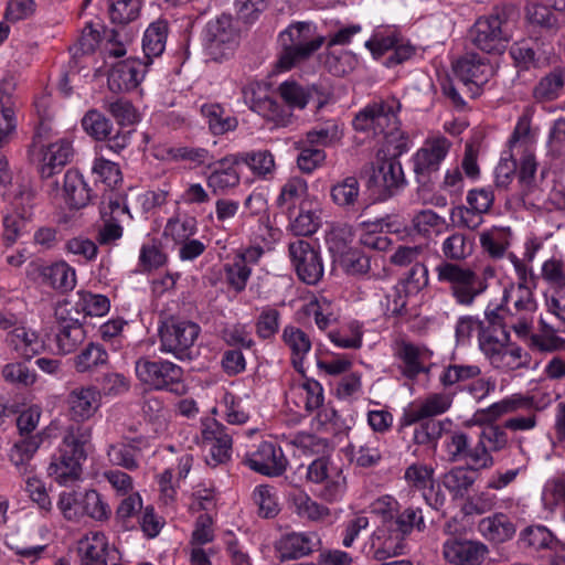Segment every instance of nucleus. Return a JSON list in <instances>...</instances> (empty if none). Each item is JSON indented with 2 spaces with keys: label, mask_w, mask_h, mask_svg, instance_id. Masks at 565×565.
Returning a JSON list of instances; mask_svg holds the SVG:
<instances>
[{
  "label": "nucleus",
  "mask_w": 565,
  "mask_h": 565,
  "mask_svg": "<svg viewBox=\"0 0 565 565\" xmlns=\"http://www.w3.org/2000/svg\"><path fill=\"white\" fill-rule=\"evenodd\" d=\"M481 373L477 365L450 364L439 376V381L444 387H450L455 384L476 379Z\"/></svg>",
  "instance_id": "57"
},
{
  "label": "nucleus",
  "mask_w": 565,
  "mask_h": 565,
  "mask_svg": "<svg viewBox=\"0 0 565 565\" xmlns=\"http://www.w3.org/2000/svg\"><path fill=\"white\" fill-rule=\"evenodd\" d=\"M202 115L207 119L209 127L214 135H223L235 129L236 120L232 117L223 118V108L217 104H204L201 107Z\"/></svg>",
  "instance_id": "55"
},
{
  "label": "nucleus",
  "mask_w": 565,
  "mask_h": 565,
  "mask_svg": "<svg viewBox=\"0 0 565 565\" xmlns=\"http://www.w3.org/2000/svg\"><path fill=\"white\" fill-rule=\"evenodd\" d=\"M225 279L228 286L236 292L246 288L252 269L245 264L243 256H235L231 263L224 265Z\"/></svg>",
  "instance_id": "52"
},
{
  "label": "nucleus",
  "mask_w": 565,
  "mask_h": 565,
  "mask_svg": "<svg viewBox=\"0 0 565 565\" xmlns=\"http://www.w3.org/2000/svg\"><path fill=\"white\" fill-rule=\"evenodd\" d=\"M434 468L424 463H412L404 473L407 486L412 489L424 491L434 487Z\"/></svg>",
  "instance_id": "54"
},
{
  "label": "nucleus",
  "mask_w": 565,
  "mask_h": 565,
  "mask_svg": "<svg viewBox=\"0 0 565 565\" xmlns=\"http://www.w3.org/2000/svg\"><path fill=\"white\" fill-rule=\"evenodd\" d=\"M92 429L88 426L71 425L66 430L57 455L52 457L47 475L58 484L66 486L81 479L82 462L86 459V446Z\"/></svg>",
  "instance_id": "2"
},
{
  "label": "nucleus",
  "mask_w": 565,
  "mask_h": 565,
  "mask_svg": "<svg viewBox=\"0 0 565 565\" xmlns=\"http://www.w3.org/2000/svg\"><path fill=\"white\" fill-rule=\"evenodd\" d=\"M239 164L244 163L248 167L253 175L262 180H271L275 175L277 166L271 151L267 149H258L235 153Z\"/></svg>",
  "instance_id": "31"
},
{
  "label": "nucleus",
  "mask_w": 565,
  "mask_h": 565,
  "mask_svg": "<svg viewBox=\"0 0 565 565\" xmlns=\"http://www.w3.org/2000/svg\"><path fill=\"white\" fill-rule=\"evenodd\" d=\"M452 404V395L449 393H433L423 402L411 405L404 409L399 419V426L406 427L419 423L424 419L428 420L435 416L446 413Z\"/></svg>",
  "instance_id": "19"
},
{
  "label": "nucleus",
  "mask_w": 565,
  "mask_h": 565,
  "mask_svg": "<svg viewBox=\"0 0 565 565\" xmlns=\"http://www.w3.org/2000/svg\"><path fill=\"white\" fill-rule=\"evenodd\" d=\"M294 511L302 519L321 521L329 515V509L313 501L306 492L296 490L289 495Z\"/></svg>",
  "instance_id": "44"
},
{
  "label": "nucleus",
  "mask_w": 565,
  "mask_h": 565,
  "mask_svg": "<svg viewBox=\"0 0 565 565\" xmlns=\"http://www.w3.org/2000/svg\"><path fill=\"white\" fill-rule=\"evenodd\" d=\"M67 406L74 420L89 419L99 408L100 394L94 386H81L73 388L67 395Z\"/></svg>",
  "instance_id": "28"
},
{
  "label": "nucleus",
  "mask_w": 565,
  "mask_h": 565,
  "mask_svg": "<svg viewBox=\"0 0 565 565\" xmlns=\"http://www.w3.org/2000/svg\"><path fill=\"white\" fill-rule=\"evenodd\" d=\"M365 47L374 58H379L388 50L394 49L393 54L386 61L387 66L401 64L414 54V47L409 44H398V40L393 32L388 35L375 32L370 40L365 41Z\"/></svg>",
  "instance_id": "26"
},
{
  "label": "nucleus",
  "mask_w": 565,
  "mask_h": 565,
  "mask_svg": "<svg viewBox=\"0 0 565 565\" xmlns=\"http://www.w3.org/2000/svg\"><path fill=\"white\" fill-rule=\"evenodd\" d=\"M493 361L492 366L501 371H514L527 367L530 356L521 348H505L501 355Z\"/></svg>",
  "instance_id": "62"
},
{
  "label": "nucleus",
  "mask_w": 565,
  "mask_h": 565,
  "mask_svg": "<svg viewBox=\"0 0 565 565\" xmlns=\"http://www.w3.org/2000/svg\"><path fill=\"white\" fill-rule=\"evenodd\" d=\"M201 327L191 320L169 317L158 327L159 350L178 361H192L196 356L195 344Z\"/></svg>",
  "instance_id": "5"
},
{
  "label": "nucleus",
  "mask_w": 565,
  "mask_h": 565,
  "mask_svg": "<svg viewBox=\"0 0 565 565\" xmlns=\"http://www.w3.org/2000/svg\"><path fill=\"white\" fill-rule=\"evenodd\" d=\"M385 225L386 224L379 218L373 222H361L360 227L364 233L361 234L360 244L369 249H386L388 246V239L386 236L381 234Z\"/></svg>",
  "instance_id": "53"
},
{
  "label": "nucleus",
  "mask_w": 565,
  "mask_h": 565,
  "mask_svg": "<svg viewBox=\"0 0 565 565\" xmlns=\"http://www.w3.org/2000/svg\"><path fill=\"white\" fill-rule=\"evenodd\" d=\"M6 341L22 358L30 360L44 350V341L39 334L23 326L9 331Z\"/></svg>",
  "instance_id": "32"
},
{
  "label": "nucleus",
  "mask_w": 565,
  "mask_h": 565,
  "mask_svg": "<svg viewBox=\"0 0 565 565\" xmlns=\"http://www.w3.org/2000/svg\"><path fill=\"white\" fill-rule=\"evenodd\" d=\"M109 355L104 345L89 342L73 358V365L78 373L92 374L108 364Z\"/></svg>",
  "instance_id": "40"
},
{
  "label": "nucleus",
  "mask_w": 565,
  "mask_h": 565,
  "mask_svg": "<svg viewBox=\"0 0 565 565\" xmlns=\"http://www.w3.org/2000/svg\"><path fill=\"white\" fill-rule=\"evenodd\" d=\"M77 552L83 565H108L118 551L110 547L103 532H90L78 541Z\"/></svg>",
  "instance_id": "21"
},
{
  "label": "nucleus",
  "mask_w": 565,
  "mask_h": 565,
  "mask_svg": "<svg viewBox=\"0 0 565 565\" xmlns=\"http://www.w3.org/2000/svg\"><path fill=\"white\" fill-rule=\"evenodd\" d=\"M57 507L63 516L73 522H78L85 516L97 522H104L111 515L109 504L94 489L63 491L60 494Z\"/></svg>",
  "instance_id": "8"
},
{
  "label": "nucleus",
  "mask_w": 565,
  "mask_h": 565,
  "mask_svg": "<svg viewBox=\"0 0 565 565\" xmlns=\"http://www.w3.org/2000/svg\"><path fill=\"white\" fill-rule=\"evenodd\" d=\"M436 273L439 281L450 284L451 294L460 305H472L487 288V284L472 269L455 263L441 262Z\"/></svg>",
  "instance_id": "10"
},
{
  "label": "nucleus",
  "mask_w": 565,
  "mask_h": 565,
  "mask_svg": "<svg viewBox=\"0 0 565 565\" xmlns=\"http://www.w3.org/2000/svg\"><path fill=\"white\" fill-rule=\"evenodd\" d=\"M289 257L297 276L307 285H316L323 276V264L319 250L303 239L291 242Z\"/></svg>",
  "instance_id": "15"
},
{
  "label": "nucleus",
  "mask_w": 565,
  "mask_h": 565,
  "mask_svg": "<svg viewBox=\"0 0 565 565\" xmlns=\"http://www.w3.org/2000/svg\"><path fill=\"white\" fill-rule=\"evenodd\" d=\"M162 151L161 159L172 162H188L193 169L209 164L213 159L210 151L201 147L173 146Z\"/></svg>",
  "instance_id": "42"
},
{
  "label": "nucleus",
  "mask_w": 565,
  "mask_h": 565,
  "mask_svg": "<svg viewBox=\"0 0 565 565\" xmlns=\"http://www.w3.org/2000/svg\"><path fill=\"white\" fill-rule=\"evenodd\" d=\"M244 463L252 470L269 477L285 472L287 459L279 446L273 441H262L253 451L245 455Z\"/></svg>",
  "instance_id": "17"
},
{
  "label": "nucleus",
  "mask_w": 565,
  "mask_h": 565,
  "mask_svg": "<svg viewBox=\"0 0 565 565\" xmlns=\"http://www.w3.org/2000/svg\"><path fill=\"white\" fill-rule=\"evenodd\" d=\"M326 242L332 255L334 268L350 275L353 270V226L347 222L333 223Z\"/></svg>",
  "instance_id": "16"
},
{
  "label": "nucleus",
  "mask_w": 565,
  "mask_h": 565,
  "mask_svg": "<svg viewBox=\"0 0 565 565\" xmlns=\"http://www.w3.org/2000/svg\"><path fill=\"white\" fill-rule=\"evenodd\" d=\"M431 355L433 352L428 348L413 343L403 342L398 349V356L405 364L404 374L411 379L425 371L423 363Z\"/></svg>",
  "instance_id": "43"
},
{
  "label": "nucleus",
  "mask_w": 565,
  "mask_h": 565,
  "mask_svg": "<svg viewBox=\"0 0 565 565\" xmlns=\"http://www.w3.org/2000/svg\"><path fill=\"white\" fill-rule=\"evenodd\" d=\"M451 147V142L443 136L426 139L413 156L415 180L420 186H428Z\"/></svg>",
  "instance_id": "12"
},
{
  "label": "nucleus",
  "mask_w": 565,
  "mask_h": 565,
  "mask_svg": "<svg viewBox=\"0 0 565 565\" xmlns=\"http://www.w3.org/2000/svg\"><path fill=\"white\" fill-rule=\"evenodd\" d=\"M42 438L39 435L28 436L15 443L9 452V460L20 476H29L35 467L31 460L40 448Z\"/></svg>",
  "instance_id": "33"
},
{
  "label": "nucleus",
  "mask_w": 565,
  "mask_h": 565,
  "mask_svg": "<svg viewBox=\"0 0 565 565\" xmlns=\"http://www.w3.org/2000/svg\"><path fill=\"white\" fill-rule=\"evenodd\" d=\"M392 533H397L402 537L409 534L414 527L422 531L425 527L424 518L420 509L407 508L401 512L392 523Z\"/></svg>",
  "instance_id": "58"
},
{
  "label": "nucleus",
  "mask_w": 565,
  "mask_h": 565,
  "mask_svg": "<svg viewBox=\"0 0 565 565\" xmlns=\"http://www.w3.org/2000/svg\"><path fill=\"white\" fill-rule=\"evenodd\" d=\"M250 108L263 117L275 121L276 125L286 126L289 114L274 98L264 94L259 86H253L245 93Z\"/></svg>",
  "instance_id": "30"
},
{
  "label": "nucleus",
  "mask_w": 565,
  "mask_h": 565,
  "mask_svg": "<svg viewBox=\"0 0 565 565\" xmlns=\"http://www.w3.org/2000/svg\"><path fill=\"white\" fill-rule=\"evenodd\" d=\"M235 153L227 154L207 164L211 172L206 177V185L213 194H226L236 189L241 183V175L236 170L239 164Z\"/></svg>",
  "instance_id": "18"
},
{
  "label": "nucleus",
  "mask_w": 565,
  "mask_h": 565,
  "mask_svg": "<svg viewBox=\"0 0 565 565\" xmlns=\"http://www.w3.org/2000/svg\"><path fill=\"white\" fill-rule=\"evenodd\" d=\"M511 239V228L503 226H492L479 235L482 250L492 259H501L509 254Z\"/></svg>",
  "instance_id": "35"
},
{
  "label": "nucleus",
  "mask_w": 565,
  "mask_h": 565,
  "mask_svg": "<svg viewBox=\"0 0 565 565\" xmlns=\"http://www.w3.org/2000/svg\"><path fill=\"white\" fill-rule=\"evenodd\" d=\"M145 62L127 58L115 64L108 74V87L113 92L135 89L142 81L146 72Z\"/></svg>",
  "instance_id": "23"
},
{
  "label": "nucleus",
  "mask_w": 565,
  "mask_h": 565,
  "mask_svg": "<svg viewBox=\"0 0 565 565\" xmlns=\"http://www.w3.org/2000/svg\"><path fill=\"white\" fill-rule=\"evenodd\" d=\"M74 154L72 143L60 139L49 145L33 142L28 150L29 161L35 166L42 179H49L70 163Z\"/></svg>",
  "instance_id": "11"
},
{
  "label": "nucleus",
  "mask_w": 565,
  "mask_h": 565,
  "mask_svg": "<svg viewBox=\"0 0 565 565\" xmlns=\"http://www.w3.org/2000/svg\"><path fill=\"white\" fill-rule=\"evenodd\" d=\"M454 73L472 97L479 95L481 87L489 82L494 71L486 57L477 53H467L457 60Z\"/></svg>",
  "instance_id": "14"
},
{
  "label": "nucleus",
  "mask_w": 565,
  "mask_h": 565,
  "mask_svg": "<svg viewBox=\"0 0 565 565\" xmlns=\"http://www.w3.org/2000/svg\"><path fill=\"white\" fill-rule=\"evenodd\" d=\"M198 220L188 212L177 210L174 214L168 218L163 228V235L178 244L182 241L192 238L198 232Z\"/></svg>",
  "instance_id": "41"
},
{
  "label": "nucleus",
  "mask_w": 565,
  "mask_h": 565,
  "mask_svg": "<svg viewBox=\"0 0 565 565\" xmlns=\"http://www.w3.org/2000/svg\"><path fill=\"white\" fill-rule=\"evenodd\" d=\"M478 473L467 467H454L443 475L441 483L454 499H465L473 487Z\"/></svg>",
  "instance_id": "37"
},
{
  "label": "nucleus",
  "mask_w": 565,
  "mask_h": 565,
  "mask_svg": "<svg viewBox=\"0 0 565 565\" xmlns=\"http://www.w3.org/2000/svg\"><path fill=\"white\" fill-rule=\"evenodd\" d=\"M284 47L277 67L289 71L297 64L308 60L326 41L322 35H315L313 26L308 22L291 24L279 34Z\"/></svg>",
  "instance_id": "7"
},
{
  "label": "nucleus",
  "mask_w": 565,
  "mask_h": 565,
  "mask_svg": "<svg viewBox=\"0 0 565 565\" xmlns=\"http://www.w3.org/2000/svg\"><path fill=\"white\" fill-rule=\"evenodd\" d=\"M516 15L515 8L508 6L479 18L469 33L472 43L483 52L502 53L512 39Z\"/></svg>",
  "instance_id": "4"
},
{
  "label": "nucleus",
  "mask_w": 565,
  "mask_h": 565,
  "mask_svg": "<svg viewBox=\"0 0 565 565\" xmlns=\"http://www.w3.org/2000/svg\"><path fill=\"white\" fill-rule=\"evenodd\" d=\"M297 390L307 412L318 411L323 405V388L318 381L306 379L297 386Z\"/></svg>",
  "instance_id": "61"
},
{
  "label": "nucleus",
  "mask_w": 565,
  "mask_h": 565,
  "mask_svg": "<svg viewBox=\"0 0 565 565\" xmlns=\"http://www.w3.org/2000/svg\"><path fill=\"white\" fill-rule=\"evenodd\" d=\"M326 161V152L322 148L305 145L297 156L296 163L298 169L306 174L312 173Z\"/></svg>",
  "instance_id": "63"
},
{
  "label": "nucleus",
  "mask_w": 565,
  "mask_h": 565,
  "mask_svg": "<svg viewBox=\"0 0 565 565\" xmlns=\"http://www.w3.org/2000/svg\"><path fill=\"white\" fill-rule=\"evenodd\" d=\"M514 62L522 68L536 66L541 56L539 44L533 41H521L512 45L510 51Z\"/></svg>",
  "instance_id": "60"
},
{
  "label": "nucleus",
  "mask_w": 565,
  "mask_h": 565,
  "mask_svg": "<svg viewBox=\"0 0 565 565\" xmlns=\"http://www.w3.org/2000/svg\"><path fill=\"white\" fill-rule=\"evenodd\" d=\"M565 84V71L554 68L540 79L533 89V96L539 102H550L556 99Z\"/></svg>",
  "instance_id": "46"
},
{
  "label": "nucleus",
  "mask_w": 565,
  "mask_h": 565,
  "mask_svg": "<svg viewBox=\"0 0 565 565\" xmlns=\"http://www.w3.org/2000/svg\"><path fill=\"white\" fill-rule=\"evenodd\" d=\"M82 127L95 140H105L113 131L111 121L96 109H90L84 115Z\"/></svg>",
  "instance_id": "51"
},
{
  "label": "nucleus",
  "mask_w": 565,
  "mask_h": 565,
  "mask_svg": "<svg viewBox=\"0 0 565 565\" xmlns=\"http://www.w3.org/2000/svg\"><path fill=\"white\" fill-rule=\"evenodd\" d=\"M286 216L289 220L288 228L296 236H310L321 225V210L317 201L305 202L295 214Z\"/></svg>",
  "instance_id": "29"
},
{
  "label": "nucleus",
  "mask_w": 565,
  "mask_h": 565,
  "mask_svg": "<svg viewBox=\"0 0 565 565\" xmlns=\"http://www.w3.org/2000/svg\"><path fill=\"white\" fill-rule=\"evenodd\" d=\"M169 34V24L167 20L158 19L149 24L142 38V51L145 54V65H149L153 57L163 54Z\"/></svg>",
  "instance_id": "34"
},
{
  "label": "nucleus",
  "mask_w": 565,
  "mask_h": 565,
  "mask_svg": "<svg viewBox=\"0 0 565 565\" xmlns=\"http://www.w3.org/2000/svg\"><path fill=\"white\" fill-rule=\"evenodd\" d=\"M478 530L483 537L494 543H503L513 537L515 526L510 518L503 513H495L482 519Z\"/></svg>",
  "instance_id": "39"
},
{
  "label": "nucleus",
  "mask_w": 565,
  "mask_h": 565,
  "mask_svg": "<svg viewBox=\"0 0 565 565\" xmlns=\"http://www.w3.org/2000/svg\"><path fill=\"white\" fill-rule=\"evenodd\" d=\"M239 30L231 14L222 13L210 20L203 30V45L214 61L232 56L238 45Z\"/></svg>",
  "instance_id": "9"
},
{
  "label": "nucleus",
  "mask_w": 565,
  "mask_h": 565,
  "mask_svg": "<svg viewBox=\"0 0 565 565\" xmlns=\"http://www.w3.org/2000/svg\"><path fill=\"white\" fill-rule=\"evenodd\" d=\"M489 550L478 541L448 539L443 546L445 559L454 565H482Z\"/></svg>",
  "instance_id": "20"
},
{
  "label": "nucleus",
  "mask_w": 565,
  "mask_h": 565,
  "mask_svg": "<svg viewBox=\"0 0 565 565\" xmlns=\"http://www.w3.org/2000/svg\"><path fill=\"white\" fill-rule=\"evenodd\" d=\"M63 191L66 203L72 209H82L90 200V189L85 182L83 175L74 169H70L64 174Z\"/></svg>",
  "instance_id": "38"
},
{
  "label": "nucleus",
  "mask_w": 565,
  "mask_h": 565,
  "mask_svg": "<svg viewBox=\"0 0 565 565\" xmlns=\"http://www.w3.org/2000/svg\"><path fill=\"white\" fill-rule=\"evenodd\" d=\"M107 457L111 465L129 471H135L140 466V449L130 444L110 445L107 449Z\"/></svg>",
  "instance_id": "48"
},
{
  "label": "nucleus",
  "mask_w": 565,
  "mask_h": 565,
  "mask_svg": "<svg viewBox=\"0 0 565 565\" xmlns=\"http://www.w3.org/2000/svg\"><path fill=\"white\" fill-rule=\"evenodd\" d=\"M202 440L210 446L209 465L217 466L230 458L232 437L227 428L217 420L206 419L203 423Z\"/></svg>",
  "instance_id": "22"
},
{
  "label": "nucleus",
  "mask_w": 565,
  "mask_h": 565,
  "mask_svg": "<svg viewBox=\"0 0 565 565\" xmlns=\"http://www.w3.org/2000/svg\"><path fill=\"white\" fill-rule=\"evenodd\" d=\"M215 508L216 493L214 487H207L204 483L195 486L191 495L190 510L193 512L205 511L209 514Z\"/></svg>",
  "instance_id": "64"
},
{
  "label": "nucleus",
  "mask_w": 565,
  "mask_h": 565,
  "mask_svg": "<svg viewBox=\"0 0 565 565\" xmlns=\"http://www.w3.org/2000/svg\"><path fill=\"white\" fill-rule=\"evenodd\" d=\"M441 252L447 259L463 260L472 254L473 242L467 235L456 232L443 242Z\"/></svg>",
  "instance_id": "50"
},
{
  "label": "nucleus",
  "mask_w": 565,
  "mask_h": 565,
  "mask_svg": "<svg viewBox=\"0 0 565 565\" xmlns=\"http://www.w3.org/2000/svg\"><path fill=\"white\" fill-rule=\"evenodd\" d=\"M141 0H109V15L114 23L126 24L136 20Z\"/></svg>",
  "instance_id": "56"
},
{
  "label": "nucleus",
  "mask_w": 565,
  "mask_h": 565,
  "mask_svg": "<svg viewBox=\"0 0 565 565\" xmlns=\"http://www.w3.org/2000/svg\"><path fill=\"white\" fill-rule=\"evenodd\" d=\"M526 19L533 26H539L553 35L559 29V20L551 8L544 3L531 2L526 6Z\"/></svg>",
  "instance_id": "47"
},
{
  "label": "nucleus",
  "mask_w": 565,
  "mask_h": 565,
  "mask_svg": "<svg viewBox=\"0 0 565 565\" xmlns=\"http://www.w3.org/2000/svg\"><path fill=\"white\" fill-rule=\"evenodd\" d=\"M313 201L316 200L309 195L308 182L299 175H294L281 185L275 203L285 215H290L305 202Z\"/></svg>",
  "instance_id": "25"
},
{
  "label": "nucleus",
  "mask_w": 565,
  "mask_h": 565,
  "mask_svg": "<svg viewBox=\"0 0 565 565\" xmlns=\"http://www.w3.org/2000/svg\"><path fill=\"white\" fill-rule=\"evenodd\" d=\"M56 322L55 342L60 353H73L86 338V332L79 318L73 313L70 301L57 303L54 312Z\"/></svg>",
  "instance_id": "13"
},
{
  "label": "nucleus",
  "mask_w": 565,
  "mask_h": 565,
  "mask_svg": "<svg viewBox=\"0 0 565 565\" xmlns=\"http://www.w3.org/2000/svg\"><path fill=\"white\" fill-rule=\"evenodd\" d=\"M135 373L140 383L150 390L175 395L188 392L183 367L170 360L141 356L135 363Z\"/></svg>",
  "instance_id": "6"
},
{
  "label": "nucleus",
  "mask_w": 565,
  "mask_h": 565,
  "mask_svg": "<svg viewBox=\"0 0 565 565\" xmlns=\"http://www.w3.org/2000/svg\"><path fill=\"white\" fill-rule=\"evenodd\" d=\"M38 273L41 284L62 292L71 291L76 286V273L66 262L52 265L31 264Z\"/></svg>",
  "instance_id": "27"
},
{
  "label": "nucleus",
  "mask_w": 565,
  "mask_h": 565,
  "mask_svg": "<svg viewBox=\"0 0 565 565\" xmlns=\"http://www.w3.org/2000/svg\"><path fill=\"white\" fill-rule=\"evenodd\" d=\"M167 259L166 253L156 242L145 243L140 248L138 266L140 271H151L163 266Z\"/></svg>",
  "instance_id": "59"
},
{
  "label": "nucleus",
  "mask_w": 565,
  "mask_h": 565,
  "mask_svg": "<svg viewBox=\"0 0 565 565\" xmlns=\"http://www.w3.org/2000/svg\"><path fill=\"white\" fill-rule=\"evenodd\" d=\"M281 339L291 351L292 366L303 374V360L311 349L309 335L298 327L286 326L282 330Z\"/></svg>",
  "instance_id": "36"
},
{
  "label": "nucleus",
  "mask_w": 565,
  "mask_h": 565,
  "mask_svg": "<svg viewBox=\"0 0 565 565\" xmlns=\"http://www.w3.org/2000/svg\"><path fill=\"white\" fill-rule=\"evenodd\" d=\"M78 300L73 306V313L78 317L81 313L84 317H102L105 316L110 308L109 299L99 294L89 291H79Z\"/></svg>",
  "instance_id": "45"
},
{
  "label": "nucleus",
  "mask_w": 565,
  "mask_h": 565,
  "mask_svg": "<svg viewBox=\"0 0 565 565\" xmlns=\"http://www.w3.org/2000/svg\"><path fill=\"white\" fill-rule=\"evenodd\" d=\"M321 540L316 532H292L282 535L276 543L281 559H297L319 548Z\"/></svg>",
  "instance_id": "24"
},
{
  "label": "nucleus",
  "mask_w": 565,
  "mask_h": 565,
  "mask_svg": "<svg viewBox=\"0 0 565 565\" xmlns=\"http://www.w3.org/2000/svg\"><path fill=\"white\" fill-rule=\"evenodd\" d=\"M253 501L257 507L258 515L262 518L273 519L280 511L276 490L268 484H262L255 488Z\"/></svg>",
  "instance_id": "49"
},
{
  "label": "nucleus",
  "mask_w": 565,
  "mask_h": 565,
  "mask_svg": "<svg viewBox=\"0 0 565 565\" xmlns=\"http://www.w3.org/2000/svg\"><path fill=\"white\" fill-rule=\"evenodd\" d=\"M401 104L392 99L374 100L355 114V132L363 131L367 137L379 134L384 136V143L379 149H385L388 157L399 160L409 150V137L399 129L397 113Z\"/></svg>",
  "instance_id": "1"
},
{
  "label": "nucleus",
  "mask_w": 565,
  "mask_h": 565,
  "mask_svg": "<svg viewBox=\"0 0 565 565\" xmlns=\"http://www.w3.org/2000/svg\"><path fill=\"white\" fill-rule=\"evenodd\" d=\"M360 179L373 202H384L406 185L399 160L388 157L385 149L376 150L374 160L363 169Z\"/></svg>",
  "instance_id": "3"
}]
</instances>
